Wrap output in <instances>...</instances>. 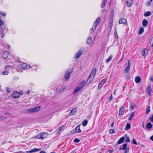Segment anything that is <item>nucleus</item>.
Here are the masks:
<instances>
[{"instance_id": "1", "label": "nucleus", "mask_w": 153, "mask_h": 153, "mask_svg": "<svg viewBox=\"0 0 153 153\" xmlns=\"http://www.w3.org/2000/svg\"><path fill=\"white\" fill-rule=\"evenodd\" d=\"M96 69L95 68H94L92 70L89 77H88V81H89V82H90L92 79L94 78L95 75L96 74Z\"/></svg>"}, {"instance_id": "2", "label": "nucleus", "mask_w": 153, "mask_h": 153, "mask_svg": "<svg viewBox=\"0 0 153 153\" xmlns=\"http://www.w3.org/2000/svg\"><path fill=\"white\" fill-rule=\"evenodd\" d=\"M48 134L46 132H42L41 133L35 136L34 137V138H37L41 140L43 139L47 136Z\"/></svg>"}, {"instance_id": "3", "label": "nucleus", "mask_w": 153, "mask_h": 153, "mask_svg": "<svg viewBox=\"0 0 153 153\" xmlns=\"http://www.w3.org/2000/svg\"><path fill=\"white\" fill-rule=\"evenodd\" d=\"M40 108V106H37L36 107L27 110V111L30 112H35L39 111Z\"/></svg>"}, {"instance_id": "4", "label": "nucleus", "mask_w": 153, "mask_h": 153, "mask_svg": "<svg viewBox=\"0 0 153 153\" xmlns=\"http://www.w3.org/2000/svg\"><path fill=\"white\" fill-rule=\"evenodd\" d=\"M67 87L65 86L61 87L56 89V93L58 94H60L63 92L66 88Z\"/></svg>"}, {"instance_id": "5", "label": "nucleus", "mask_w": 153, "mask_h": 153, "mask_svg": "<svg viewBox=\"0 0 153 153\" xmlns=\"http://www.w3.org/2000/svg\"><path fill=\"white\" fill-rule=\"evenodd\" d=\"M106 82V79H103L100 82L98 86V88L99 90H100L101 89L102 86Z\"/></svg>"}, {"instance_id": "6", "label": "nucleus", "mask_w": 153, "mask_h": 153, "mask_svg": "<svg viewBox=\"0 0 153 153\" xmlns=\"http://www.w3.org/2000/svg\"><path fill=\"white\" fill-rule=\"evenodd\" d=\"M20 67L21 68H22L23 69H25L26 68H28L30 67L29 65H28L25 63H22L20 65Z\"/></svg>"}, {"instance_id": "7", "label": "nucleus", "mask_w": 153, "mask_h": 153, "mask_svg": "<svg viewBox=\"0 0 153 153\" xmlns=\"http://www.w3.org/2000/svg\"><path fill=\"white\" fill-rule=\"evenodd\" d=\"M119 23L120 24H123L124 25H127V21L124 18H123L120 19L119 21Z\"/></svg>"}, {"instance_id": "8", "label": "nucleus", "mask_w": 153, "mask_h": 153, "mask_svg": "<svg viewBox=\"0 0 153 153\" xmlns=\"http://www.w3.org/2000/svg\"><path fill=\"white\" fill-rule=\"evenodd\" d=\"M83 53V52L82 51H79L78 53H76L75 55V58L76 59H77Z\"/></svg>"}, {"instance_id": "9", "label": "nucleus", "mask_w": 153, "mask_h": 153, "mask_svg": "<svg viewBox=\"0 0 153 153\" xmlns=\"http://www.w3.org/2000/svg\"><path fill=\"white\" fill-rule=\"evenodd\" d=\"M100 20L101 18L100 17L98 18L94 22L93 25H94V26L97 27L100 22Z\"/></svg>"}, {"instance_id": "10", "label": "nucleus", "mask_w": 153, "mask_h": 153, "mask_svg": "<svg viewBox=\"0 0 153 153\" xmlns=\"http://www.w3.org/2000/svg\"><path fill=\"white\" fill-rule=\"evenodd\" d=\"M128 65L125 69V70L126 71V73H128L130 71L131 63L129 61H128Z\"/></svg>"}, {"instance_id": "11", "label": "nucleus", "mask_w": 153, "mask_h": 153, "mask_svg": "<svg viewBox=\"0 0 153 153\" xmlns=\"http://www.w3.org/2000/svg\"><path fill=\"white\" fill-rule=\"evenodd\" d=\"M85 80H83L81 82L79 85L78 87L82 89L84 87L85 85Z\"/></svg>"}, {"instance_id": "12", "label": "nucleus", "mask_w": 153, "mask_h": 153, "mask_svg": "<svg viewBox=\"0 0 153 153\" xmlns=\"http://www.w3.org/2000/svg\"><path fill=\"white\" fill-rule=\"evenodd\" d=\"M71 72H68V71H66L65 73V80L66 81H68L69 79V77H70V74H71Z\"/></svg>"}, {"instance_id": "13", "label": "nucleus", "mask_w": 153, "mask_h": 153, "mask_svg": "<svg viewBox=\"0 0 153 153\" xmlns=\"http://www.w3.org/2000/svg\"><path fill=\"white\" fill-rule=\"evenodd\" d=\"M19 96V93L17 92H14L12 95V97L14 98H17Z\"/></svg>"}, {"instance_id": "14", "label": "nucleus", "mask_w": 153, "mask_h": 153, "mask_svg": "<svg viewBox=\"0 0 153 153\" xmlns=\"http://www.w3.org/2000/svg\"><path fill=\"white\" fill-rule=\"evenodd\" d=\"M41 150V149H40L34 148L32 150H31L29 151H27L26 152L27 153H32L33 152H37L38 151H40Z\"/></svg>"}, {"instance_id": "15", "label": "nucleus", "mask_w": 153, "mask_h": 153, "mask_svg": "<svg viewBox=\"0 0 153 153\" xmlns=\"http://www.w3.org/2000/svg\"><path fill=\"white\" fill-rule=\"evenodd\" d=\"M152 88L151 85H149L147 89V92L148 95H151Z\"/></svg>"}, {"instance_id": "16", "label": "nucleus", "mask_w": 153, "mask_h": 153, "mask_svg": "<svg viewBox=\"0 0 153 153\" xmlns=\"http://www.w3.org/2000/svg\"><path fill=\"white\" fill-rule=\"evenodd\" d=\"M148 53V50L146 49H143L142 51V53L143 56H146L147 55Z\"/></svg>"}, {"instance_id": "17", "label": "nucleus", "mask_w": 153, "mask_h": 153, "mask_svg": "<svg viewBox=\"0 0 153 153\" xmlns=\"http://www.w3.org/2000/svg\"><path fill=\"white\" fill-rule=\"evenodd\" d=\"M127 145H128L127 143L124 144L123 145V146L122 147H121L119 148V150H126V149H127L126 148H127Z\"/></svg>"}, {"instance_id": "18", "label": "nucleus", "mask_w": 153, "mask_h": 153, "mask_svg": "<svg viewBox=\"0 0 153 153\" xmlns=\"http://www.w3.org/2000/svg\"><path fill=\"white\" fill-rule=\"evenodd\" d=\"M124 110H125L124 107L123 106H122V107L119 110V114L120 115L123 114H124Z\"/></svg>"}, {"instance_id": "19", "label": "nucleus", "mask_w": 153, "mask_h": 153, "mask_svg": "<svg viewBox=\"0 0 153 153\" xmlns=\"http://www.w3.org/2000/svg\"><path fill=\"white\" fill-rule=\"evenodd\" d=\"M125 138L123 137H122L119 140L117 143L119 144H120L123 142Z\"/></svg>"}, {"instance_id": "20", "label": "nucleus", "mask_w": 153, "mask_h": 153, "mask_svg": "<svg viewBox=\"0 0 153 153\" xmlns=\"http://www.w3.org/2000/svg\"><path fill=\"white\" fill-rule=\"evenodd\" d=\"M8 52L7 51L4 52L3 54V57L4 59H6L8 56Z\"/></svg>"}, {"instance_id": "21", "label": "nucleus", "mask_w": 153, "mask_h": 153, "mask_svg": "<svg viewBox=\"0 0 153 153\" xmlns=\"http://www.w3.org/2000/svg\"><path fill=\"white\" fill-rule=\"evenodd\" d=\"M152 126V125L150 123H148L146 125V128L148 129H151Z\"/></svg>"}, {"instance_id": "22", "label": "nucleus", "mask_w": 153, "mask_h": 153, "mask_svg": "<svg viewBox=\"0 0 153 153\" xmlns=\"http://www.w3.org/2000/svg\"><path fill=\"white\" fill-rule=\"evenodd\" d=\"M76 111V108H74L72 109L71 112L70 113V115H73L75 114V113Z\"/></svg>"}, {"instance_id": "23", "label": "nucleus", "mask_w": 153, "mask_h": 153, "mask_svg": "<svg viewBox=\"0 0 153 153\" xmlns=\"http://www.w3.org/2000/svg\"><path fill=\"white\" fill-rule=\"evenodd\" d=\"M148 24V22L147 20L146 19H143V21L142 24L143 25L144 27H146Z\"/></svg>"}, {"instance_id": "24", "label": "nucleus", "mask_w": 153, "mask_h": 153, "mask_svg": "<svg viewBox=\"0 0 153 153\" xmlns=\"http://www.w3.org/2000/svg\"><path fill=\"white\" fill-rule=\"evenodd\" d=\"M80 125H78L75 128L76 131L77 133H80L81 132V130L80 128Z\"/></svg>"}, {"instance_id": "25", "label": "nucleus", "mask_w": 153, "mask_h": 153, "mask_svg": "<svg viewBox=\"0 0 153 153\" xmlns=\"http://www.w3.org/2000/svg\"><path fill=\"white\" fill-rule=\"evenodd\" d=\"M135 81L137 83H139L141 81V78L139 76H137L135 78Z\"/></svg>"}, {"instance_id": "26", "label": "nucleus", "mask_w": 153, "mask_h": 153, "mask_svg": "<svg viewBox=\"0 0 153 153\" xmlns=\"http://www.w3.org/2000/svg\"><path fill=\"white\" fill-rule=\"evenodd\" d=\"M134 113H135V112L134 111L130 115L129 117L128 118V119L129 120H131L134 117Z\"/></svg>"}, {"instance_id": "27", "label": "nucleus", "mask_w": 153, "mask_h": 153, "mask_svg": "<svg viewBox=\"0 0 153 153\" xmlns=\"http://www.w3.org/2000/svg\"><path fill=\"white\" fill-rule=\"evenodd\" d=\"M81 89H82L81 88H79V87L78 86L74 90V94H75L77 93L78 92H79Z\"/></svg>"}, {"instance_id": "28", "label": "nucleus", "mask_w": 153, "mask_h": 153, "mask_svg": "<svg viewBox=\"0 0 153 153\" xmlns=\"http://www.w3.org/2000/svg\"><path fill=\"white\" fill-rule=\"evenodd\" d=\"M136 106V105L134 103H131L130 105V108L132 110H134Z\"/></svg>"}, {"instance_id": "29", "label": "nucleus", "mask_w": 153, "mask_h": 153, "mask_svg": "<svg viewBox=\"0 0 153 153\" xmlns=\"http://www.w3.org/2000/svg\"><path fill=\"white\" fill-rule=\"evenodd\" d=\"M144 29L143 27H140L138 33L139 34H141L144 32Z\"/></svg>"}, {"instance_id": "30", "label": "nucleus", "mask_w": 153, "mask_h": 153, "mask_svg": "<svg viewBox=\"0 0 153 153\" xmlns=\"http://www.w3.org/2000/svg\"><path fill=\"white\" fill-rule=\"evenodd\" d=\"M130 124L129 123H127L125 128V130H128L130 128Z\"/></svg>"}, {"instance_id": "31", "label": "nucleus", "mask_w": 153, "mask_h": 153, "mask_svg": "<svg viewBox=\"0 0 153 153\" xmlns=\"http://www.w3.org/2000/svg\"><path fill=\"white\" fill-rule=\"evenodd\" d=\"M113 58V56L112 55H110L108 59H106V62L108 63L109 62L110 60L112 59Z\"/></svg>"}, {"instance_id": "32", "label": "nucleus", "mask_w": 153, "mask_h": 153, "mask_svg": "<svg viewBox=\"0 0 153 153\" xmlns=\"http://www.w3.org/2000/svg\"><path fill=\"white\" fill-rule=\"evenodd\" d=\"M96 27H95L94 26V25H93L92 28L90 30V31L91 33H92L94 31V30L96 29Z\"/></svg>"}, {"instance_id": "33", "label": "nucleus", "mask_w": 153, "mask_h": 153, "mask_svg": "<svg viewBox=\"0 0 153 153\" xmlns=\"http://www.w3.org/2000/svg\"><path fill=\"white\" fill-rule=\"evenodd\" d=\"M132 3V1H126V4L127 5V6L129 7L131 6Z\"/></svg>"}, {"instance_id": "34", "label": "nucleus", "mask_w": 153, "mask_h": 153, "mask_svg": "<svg viewBox=\"0 0 153 153\" xmlns=\"http://www.w3.org/2000/svg\"><path fill=\"white\" fill-rule=\"evenodd\" d=\"M150 44L151 46L152 47H153V37H152L150 40Z\"/></svg>"}, {"instance_id": "35", "label": "nucleus", "mask_w": 153, "mask_h": 153, "mask_svg": "<svg viewBox=\"0 0 153 153\" xmlns=\"http://www.w3.org/2000/svg\"><path fill=\"white\" fill-rule=\"evenodd\" d=\"M107 1V0H104L102 3L101 7L103 8L105 6V4H106Z\"/></svg>"}, {"instance_id": "36", "label": "nucleus", "mask_w": 153, "mask_h": 153, "mask_svg": "<svg viewBox=\"0 0 153 153\" xmlns=\"http://www.w3.org/2000/svg\"><path fill=\"white\" fill-rule=\"evenodd\" d=\"M151 14V13L149 11H147L146 12H145L144 14V16H148L150 15Z\"/></svg>"}, {"instance_id": "37", "label": "nucleus", "mask_w": 153, "mask_h": 153, "mask_svg": "<svg viewBox=\"0 0 153 153\" xmlns=\"http://www.w3.org/2000/svg\"><path fill=\"white\" fill-rule=\"evenodd\" d=\"M4 37V34H3V30H0V37L3 38Z\"/></svg>"}, {"instance_id": "38", "label": "nucleus", "mask_w": 153, "mask_h": 153, "mask_svg": "<svg viewBox=\"0 0 153 153\" xmlns=\"http://www.w3.org/2000/svg\"><path fill=\"white\" fill-rule=\"evenodd\" d=\"M91 41H92V39L91 37H90L88 38V39H87V40L86 43L88 44H89L91 42Z\"/></svg>"}, {"instance_id": "39", "label": "nucleus", "mask_w": 153, "mask_h": 153, "mask_svg": "<svg viewBox=\"0 0 153 153\" xmlns=\"http://www.w3.org/2000/svg\"><path fill=\"white\" fill-rule=\"evenodd\" d=\"M150 106H148V107H147L146 109V114L147 115L150 112Z\"/></svg>"}, {"instance_id": "40", "label": "nucleus", "mask_w": 153, "mask_h": 153, "mask_svg": "<svg viewBox=\"0 0 153 153\" xmlns=\"http://www.w3.org/2000/svg\"><path fill=\"white\" fill-rule=\"evenodd\" d=\"M88 123V121L86 120H84L82 122V125L84 126H86Z\"/></svg>"}, {"instance_id": "41", "label": "nucleus", "mask_w": 153, "mask_h": 153, "mask_svg": "<svg viewBox=\"0 0 153 153\" xmlns=\"http://www.w3.org/2000/svg\"><path fill=\"white\" fill-rule=\"evenodd\" d=\"M7 118V117L4 116H0V121H3L5 120Z\"/></svg>"}, {"instance_id": "42", "label": "nucleus", "mask_w": 153, "mask_h": 153, "mask_svg": "<svg viewBox=\"0 0 153 153\" xmlns=\"http://www.w3.org/2000/svg\"><path fill=\"white\" fill-rule=\"evenodd\" d=\"M64 127V125L60 127L58 130H57V131H58V132L59 133L61 131V130Z\"/></svg>"}, {"instance_id": "43", "label": "nucleus", "mask_w": 153, "mask_h": 153, "mask_svg": "<svg viewBox=\"0 0 153 153\" xmlns=\"http://www.w3.org/2000/svg\"><path fill=\"white\" fill-rule=\"evenodd\" d=\"M152 0H149L148 2L146 4L148 6H149L150 5L151 2L152 1Z\"/></svg>"}, {"instance_id": "44", "label": "nucleus", "mask_w": 153, "mask_h": 153, "mask_svg": "<svg viewBox=\"0 0 153 153\" xmlns=\"http://www.w3.org/2000/svg\"><path fill=\"white\" fill-rule=\"evenodd\" d=\"M2 74L4 75H7L8 74V71H3L2 73Z\"/></svg>"}, {"instance_id": "45", "label": "nucleus", "mask_w": 153, "mask_h": 153, "mask_svg": "<svg viewBox=\"0 0 153 153\" xmlns=\"http://www.w3.org/2000/svg\"><path fill=\"white\" fill-rule=\"evenodd\" d=\"M132 143L133 144L137 145V143L136 142V141L135 140L134 138H133L132 139Z\"/></svg>"}, {"instance_id": "46", "label": "nucleus", "mask_w": 153, "mask_h": 153, "mask_svg": "<svg viewBox=\"0 0 153 153\" xmlns=\"http://www.w3.org/2000/svg\"><path fill=\"white\" fill-rule=\"evenodd\" d=\"M0 14H1L3 16H5L6 15V13L5 12L2 11L0 12Z\"/></svg>"}, {"instance_id": "47", "label": "nucleus", "mask_w": 153, "mask_h": 153, "mask_svg": "<svg viewBox=\"0 0 153 153\" xmlns=\"http://www.w3.org/2000/svg\"><path fill=\"white\" fill-rule=\"evenodd\" d=\"M109 132L110 134H112L115 132V131L113 129H111L109 130Z\"/></svg>"}, {"instance_id": "48", "label": "nucleus", "mask_w": 153, "mask_h": 153, "mask_svg": "<svg viewBox=\"0 0 153 153\" xmlns=\"http://www.w3.org/2000/svg\"><path fill=\"white\" fill-rule=\"evenodd\" d=\"M152 123H153V114H152V117L149 118V119Z\"/></svg>"}, {"instance_id": "49", "label": "nucleus", "mask_w": 153, "mask_h": 153, "mask_svg": "<svg viewBox=\"0 0 153 153\" xmlns=\"http://www.w3.org/2000/svg\"><path fill=\"white\" fill-rule=\"evenodd\" d=\"M112 25V22L111 21H110V23H109V27L110 28H111Z\"/></svg>"}, {"instance_id": "50", "label": "nucleus", "mask_w": 153, "mask_h": 153, "mask_svg": "<svg viewBox=\"0 0 153 153\" xmlns=\"http://www.w3.org/2000/svg\"><path fill=\"white\" fill-rule=\"evenodd\" d=\"M114 35L116 38L117 39L118 38V36L117 35V32L116 31H115L114 32Z\"/></svg>"}, {"instance_id": "51", "label": "nucleus", "mask_w": 153, "mask_h": 153, "mask_svg": "<svg viewBox=\"0 0 153 153\" xmlns=\"http://www.w3.org/2000/svg\"><path fill=\"white\" fill-rule=\"evenodd\" d=\"M75 142L78 143L80 141V140L77 138H75L74 140Z\"/></svg>"}, {"instance_id": "52", "label": "nucleus", "mask_w": 153, "mask_h": 153, "mask_svg": "<svg viewBox=\"0 0 153 153\" xmlns=\"http://www.w3.org/2000/svg\"><path fill=\"white\" fill-rule=\"evenodd\" d=\"M129 148H127L126 149L125 151H124V153H128L129 151Z\"/></svg>"}, {"instance_id": "53", "label": "nucleus", "mask_w": 153, "mask_h": 153, "mask_svg": "<svg viewBox=\"0 0 153 153\" xmlns=\"http://www.w3.org/2000/svg\"><path fill=\"white\" fill-rule=\"evenodd\" d=\"M125 142H130V140L129 139V138L128 137H127L126 140H125Z\"/></svg>"}, {"instance_id": "54", "label": "nucleus", "mask_w": 153, "mask_h": 153, "mask_svg": "<svg viewBox=\"0 0 153 153\" xmlns=\"http://www.w3.org/2000/svg\"><path fill=\"white\" fill-rule=\"evenodd\" d=\"M4 22L1 20H0V26H1L4 24Z\"/></svg>"}, {"instance_id": "55", "label": "nucleus", "mask_w": 153, "mask_h": 153, "mask_svg": "<svg viewBox=\"0 0 153 153\" xmlns=\"http://www.w3.org/2000/svg\"><path fill=\"white\" fill-rule=\"evenodd\" d=\"M10 68V67L9 66H7L5 68V69L6 70H9Z\"/></svg>"}, {"instance_id": "56", "label": "nucleus", "mask_w": 153, "mask_h": 153, "mask_svg": "<svg viewBox=\"0 0 153 153\" xmlns=\"http://www.w3.org/2000/svg\"><path fill=\"white\" fill-rule=\"evenodd\" d=\"M112 94H111L110 96V98H109V101H110L112 99Z\"/></svg>"}, {"instance_id": "57", "label": "nucleus", "mask_w": 153, "mask_h": 153, "mask_svg": "<svg viewBox=\"0 0 153 153\" xmlns=\"http://www.w3.org/2000/svg\"><path fill=\"white\" fill-rule=\"evenodd\" d=\"M150 79L151 81L153 82V76H151L150 77Z\"/></svg>"}, {"instance_id": "58", "label": "nucleus", "mask_w": 153, "mask_h": 153, "mask_svg": "<svg viewBox=\"0 0 153 153\" xmlns=\"http://www.w3.org/2000/svg\"><path fill=\"white\" fill-rule=\"evenodd\" d=\"M114 14V10H112L111 11V16L112 17H113Z\"/></svg>"}, {"instance_id": "59", "label": "nucleus", "mask_w": 153, "mask_h": 153, "mask_svg": "<svg viewBox=\"0 0 153 153\" xmlns=\"http://www.w3.org/2000/svg\"><path fill=\"white\" fill-rule=\"evenodd\" d=\"M150 139L151 140L153 141V135L150 137Z\"/></svg>"}, {"instance_id": "60", "label": "nucleus", "mask_w": 153, "mask_h": 153, "mask_svg": "<svg viewBox=\"0 0 153 153\" xmlns=\"http://www.w3.org/2000/svg\"><path fill=\"white\" fill-rule=\"evenodd\" d=\"M105 11H106L105 10V9H103L102 10V12L103 13H105Z\"/></svg>"}, {"instance_id": "61", "label": "nucleus", "mask_w": 153, "mask_h": 153, "mask_svg": "<svg viewBox=\"0 0 153 153\" xmlns=\"http://www.w3.org/2000/svg\"><path fill=\"white\" fill-rule=\"evenodd\" d=\"M6 91L7 92H10V91L9 90V88H6Z\"/></svg>"}, {"instance_id": "62", "label": "nucleus", "mask_w": 153, "mask_h": 153, "mask_svg": "<svg viewBox=\"0 0 153 153\" xmlns=\"http://www.w3.org/2000/svg\"><path fill=\"white\" fill-rule=\"evenodd\" d=\"M108 152H110V153H112V151L111 150V149H109L108 150Z\"/></svg>"}, {"instance_id": "63", "label": "nucleus", "mask_w": 153, "mask_h": 153, "mask_svg": "<svg viewBox=\"0 0 153 153\" xmlns=\"http://www.w3.org/2000/svg\"><path fill=\"white\" fill-rule=\"evenodd\" d=\"M114 124V123H112L111 125V127H113Z\"/></svg>"}, {"instance_id": "64", "label": "nucleus", "mask_w": 153, "mask_h": 153, "mask_svg": "<svg viewBox=\"0 0 153 153\" xmlns=\"http://www.w3.org/2000/svg\"><path fill=\"white\" fill-rule=\"evenodd\" d=\"M40 153H46L45 152L42 151L40 152Z\"/></svg>"}]
</instances>
